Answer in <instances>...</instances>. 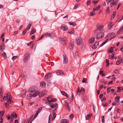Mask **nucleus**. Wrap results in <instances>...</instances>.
<instances>
[{
  "label": "nucleus",
  "mask_w": 123,
  "mask_h": 123,
  "mask_svg": "<svg viewBox=\"0 0 123 123\" xmlns=\"http://www.w3.org/2000/svg\"><path fill=\"white\" fill-rule=\"evenodd\" d=\"M104 30V26L101 24L97 25L96 26V29L95 31V33H97L98 31H102Z\"/></svg>",
  "instance_id": "nucleus-1"
},
{
  "label": "nucleus",
  "mask_w": 123,
  "mask_h": 123,
  "mask_svg": "<svg viewBox=\"0 0 123 123\" xmlns=\"http://www.w3.org/2000/svg\"><path fill=\"white\" fill-rule=\"evenodd\" d=\"M60 41L63 45H64L66 44V38L64 37H59Z\"/></svg>",
  "instance_id": "nucleus-2"
},
{
  "label": "nucleus",
  "mask_w": 123,
  "mask_h": 123,
  "mask_svg": "<svg viewBox=\"0 0 123 123\" xmlns=\"http://www.w3.org/2000/svg\"><path fill=\"white\" fill-rule=\"evenodd\" d=\"M29 54L28 53H26L24 55V62H26L29 60L30 57Z\"/></svg>",
  "instance_id": "nucleus-3"
},
{
  "label": "nucleus",
  "mask_w": 123,
  "mask_h": 123,
  "mask_svg": "<svg viewBox=\"0 0 123 123\" xmlns=\"http://www.w3.org/2000/svg\"><path fill=\"white\" fill-rule=\"evenodd\" d=\"M82 41L83 39L82 38L80 37H78L76 39V43L77 45H80L82 44Z\"/></svg>",
  "instance_id": "nucleus-4"
},
{
  "label": "nucleus",
  "mask_w": 123,
  "mask_h": 123,
  "mask_svg": "<svg viewBox=\"0 0 123 123\" xmlns=\"http://www.w3.org/2000/svg\"><path fill=\"white\" fill-rule=\"evenodd\" d=\"M6 97L8 99H9L7 101L8 103L10 104L12 103L13 101L11 100L12 97L10 93H8L6 94Z\"/></svg>",
  "instance_id": "nucleus-5"
},
{
  "label": "nucleus",
  "mask_w": 123,
  "mask_h": 123,
  "mask_svg": "<svg viewBox=\"0 0 123 123\" xmlns=\"http://www.w3.org/2000/svg\"><path fill=\"white\" fill-rule=\"evenodd\" d=\"M104 36V34L103 32H99L97 34L96 39L98 40H99L100 39L102 38Z\"/></svg>",
  "instance_id": "nucleus-6"
},
{
  "label": "nucleus",
  "mask_w": 123,
  "mask_h": 123,
  "mask_svg": "<svg viewBox=\"0 0 123 123\" xmlns=\"http://www.w3.org/2000/svg\"><path fill=\"white\" fill-rule=\"evenodd\" d=\"M115 36V33H110L107 35V37L109 40H111Z\"/></svg>",
  "instance_id": "nucleus-7"
},
{
  "label": "nucleus",
  "mask_w": 123,
  "mask_h": 123,
  "mask_svg": "<svg viewBox=\"0 0 123 123\" xmlns=\"http://www.w3.org/2000/svg\"><path fill=\"white\" fill-rule=\"evenodd\" d=\"M47 93V91L46 90L42 91L41 93L39 92V97H41L42 96L46 95Z\"/></svg>",
  "instance_id": "nucleus-8"
},
{
  "label": "nucleus",
  "mask_w": 123,
  "mask_h": 123,
  "mask_svg": "<svg viewBox=\"0 0 123 123\" xmlns=\"http://www.w3.org/2000/svg\"><path fill=\"white\" fill-rule=\"evenodd\" d=\"M61 28L62 30L64 31H67L68 29V27L64 25H61Z\"/></svg>",
  "instance_id": "nucleus-9"
},
{
  "label": "nucleus",
  "mask_w": 123,
  "mask_h": 123,
  "mask_svg": "<svg viewBox=\"0 0 123 123\" xmlns=\"http://www.w3.org/2000/svg\"><path fill=\"white\" fill-rule=\"evenodd\" d=\"M63 62L64 64H66L68 63V60L67 56L65 55H63Z\"/></svg>",
  "instance_id": "nucleus-10"
},
{
  "label": "nucleus",
  "mask_w": 123,
  "mask_h": 123,
  "mask_svg": "<svg viewBox=\"0 0 123 123\" xmlns=\"http://www.w3.org/2000/svg\"><path fill=\"white\" fill-rule=\"evenodd\" d=\"M51 73H48L47 75L45 76L44 78L46 80L49 79L51 76Z\"/></svg>",
  "instance_id": "nucleus-11"
},
{
  "label": "nucleus",
  "mask_w": 123,
  "mask_h": 123,
  "mask_svg": "<svg viewBox=\"0 0 123 123\" xmlns=\"http://www.w3.org/2000/svg\"><path fill=\"white\" fill-rule=\"evenodd\" d=\"M33 87H31L28 90V92L29 93H34L36 91Z\"/></svg>",
  "instance_id": "nucleus-12"
},
{
  "label": "nucleus",
  "mask_w": 123,
  "mask_h": 123,
  "mask_svg": "<svg viewBox=\"0 0 123 123\" xmlns=\"http://www.w3.org/2000/svg\"><path fill=\"white\" fill-rule=\"evenodd\" d=\"M5 48V45L4 44H2L0 46V51L2 52L4 49Z\"/></svg>",
  "instance_id": "nucleus-13"
},
{
  "label": "nucleus",
  "mask_w": 123,
  "mask_h": 123,
  "mask_svg": "<svg viewBox=\"0 0 123 123\" xmlns=\"http://www.w3.org/2000/svg\"><path fill=\"white\" fill-rule=\"evenodd\" d=\"M10 115L11 117L15 119L17 117V114H16V113L15 112H13L12 114H11Z\"/></svg>",
  "instance_id": "nucleus-14"
},
{
  "label": "nucleus",
  "mask_w": 123,
  "mask_h": 123,
  "mask_svg": "<svg viewBox=\"0 0 123 123\" xmlns=\"http://www.w3.org/2000/svg\"><path fill=\"white\" fill-rule=\"evenodd\" d=\"M53 35L52 33H46L45 35V36L46 37H50L52 38V37H53Z\"/></svg>",
  "instance_id": "nucleus-15"
},
{
  "label": "nucleus",
  "mask_w": 123,
  "mask_h": 123,
  "mask_svg": "<svg viewBox=\"0 0 123 123\" xmlns=\"http://www.w3.org/2000/svg\"><path fill=\"white\" fill-rule=\"evenodd\" d=\"M68 121L65 119H61L60 121L61 123H68Z\"/></svg>",
  "instance_id": "nucleus-16"
},
{
  "label": "nucleus",
  "mask_w": 123,
  "mask_h": 123,
  "mask_svg": "<svg viewBox=\"0 0 123 123\" xmlns=\"http://www.w3.org/2000/svg\"><path fill=\"white\" fill-rule=\"evenodd\" d=\"M56 73L58 75H61L62 76L63 75H64V73L60 71L59 70L57 71Z\"/></svg>",
  "instance_id": "nucleus-17"
},
{
  "label": "nucleus",
  "mask_w": 123,
  "mask_h": 123,
  "mask_svg": "<svg viewBox=\"0 0 123 123\" xmlns=\"http://www.w3.org/2000/svg\"><path fill=\"white\" fill-rule=\"evenodd\" d=\"M36 92L32 95V97L33 98L36 97L38 94H39V92L38 91H35Z\"/></svg>",
  "instance_id": "nucleus-18"
},
{
  "label": "nucleus",
  "mask_w": 123,
  "mask_h": 123,
  "mask_svg": "<svg viewBox=\"0 0 123 123\" xmlns=\"http://www.w3.org/2000/svg\"><path fill=\"white\" fill-rule=\"evenodd\" d=\"M46 85V83L44 81L41 82L40 83V86L42 87H44Z\"/></svg>",
  "instance_id": "nucleus-19"
},
{
  "label": "nucleus",
  "mask_w": 123,
  "mask_h": 123,
  "mask_svg": "<svg viewBox=\"0 0 123 123\" xmlns=\"http://www.w3.org/2000/svg\"><path fill=\"white\" fill-rule=\"evenodd\" d=\"M36 31V30L35 29H33L31 31V33L30 34V35L32 34H33L35 33Z\"/></svg>",
  "instance_id": "nucleus-20"
},
{
  "label": "nucleus",
  "mask_w": 123,
  "mask_h": 123,
  "mask_svg": "<svg viewBox=\"0 0 123 123\" xmlns=\"http://www.w3.org/2000/svg\"><path fill=\"white\" fill-rule=\"evenodd\" d=\"M95 37H92L91 38L89 41V43H93L95 41Z\"/></svg>",
  "instance_id": "nucleus-21"
},
{
  "label": "nucleus",
  "mask_w": 123,
  "mask_h": 123,
  "mask_svg": "<svg viewBox=\"0 0 123 123\" xmlns=\"http://www.w3.org/2000/svg\"><path fill=\"white\" fill-rule=\"evenodd\" d=\"M98 42H95L94 45L93 47H92V48L93 49H95L97 48L96 45H98Z\"/></svg>",
  "instance_id": "nucleus-22"
},
{
  "label": "nucleus",
  "mask_w": 123,
  "mask_h": 123,
  "mask_svg": "<svg viewBox=\"0 0 123 123\" xmlns=\"http://www.w3.org/2000/svg\"><path fill=\"white\" fill-rule=\"evenodd\" d=\"M61 93L63 95L65 96L67 98L68 97V95L67 93L64 91H62L61 92Z\"/></svg>",
  "instance_id": "nucleus-23"
},
{
  "label": "nucleus",
  "mask_w": 123,
  "mask_h": 123,
  "mask_svg": "<svg viewBox=\"0 0 123 123\" xmlns=\"http://www.w3.org/2000/svg\"><path fill=\"white\" fill-rule=\"evenodd\" d=\"M58 104L56 103H55L54 104V112H56V110L58 108Z\"/></svg>",
  "instance_id": "nucleus-24"
},
{
  "label": "nucleus",
  "mask_w": 123,
  "mask_h": 123,
  "mask_svg": "<svg viewBox=\"0 0 123 123\" xmlns=\"http://www.w3.org/2000/svg\"><path fill=\"white\" fill-rule=\"evenodd\" d=\"M68 24L69 25H72L73 26H75L76 25L75 22H68Z\"/></svg>",
  "instance_id": "nucleus-25"
},
{
  "label": "nucleus",
  "mask_w": 123,
  "mask_h": 123,
  "mask_svg": "<svg viewBox=\"0 0 123 123\" xmlns=\"http://www.w3.org/2000/svg\"><path fill=\"white\" fill-rule=\"evenodd\" d=\"M53 102H54V98H52L51 99V100H47V101L45 102V104H47L48 102L49 103H51Z\"/></svg>",
  "instance_id": "nucleus-26"
},
{
  "label": "nucleus",
  "mask_w": 123,
  "mask_h": 123,
  "mask_svg": "<svg viewBox=\"0 0 123 123\" xmlns=\"http://www.w3.org/2000/svg\"><path fill=\"white\" fill-rule=\"evenodd\" d=\"M79 87H78L76 91L77 94V95L78 94L79 95L80 94V93H81Z\"/></svg>",
  "instance_id": "nucleus-27"
},
{
  "label": "nucleus",
  "mask_w": 123,
  "mask_h": 123,
  "mask_svg": "<svg viewBox=\"0 0 123 123\" xmlns=\"http://www.w3.org/2000/svg\"><path fill=\"white\" fill-rule=\"evenodd\" d=\"M101 7V6L100 5H98L97 7L96 8H94L93 10L94 11H96L99 9Z\"/></svg>",
  "instance_id": "nucleus-28"
},
{
  "label": "nucleus",
  "mask_w": 123,
  "mask_h": 123,
  "mask_svg": "<svg viewBox=\"0 0 123 123\" xmlns=\"http://www.w3.org/2000/svg\"><path fill=\"white\" fill-rule=\"evenodd\" d=\"M119 96H117L116 97L115 99V100L117 102V103H118L119 101Z\"/></svg>",
  "instance_id": "nucleus-29"
},
{
  "label": "nucleus",
  "mask_w": 123,
  "mask_h": 123,
  "mask_svg": "<svg viewBox=\"0 0 123 123\" xmlns=\"http://www.w3.org/2000/svg\"><path fill=\"white\" fill-rule=\"evenodd\" d=\"M113 15H112V16L111 18V20H113L114 17V16H115V15H116V12H113Z\"/></svg>",
  "instance_id": "nucleus-30"
},
{
  "label": "nucleus",
  "mask_w": 123,
  "mask_h": 123,
  "mask_svg": "<svg viewBox=\"0 0 123 123\" xmlns=\"http://www.w3.org/2000/svg\"><path fill=\"white\" fill-rule=\"evenodd\" d=\"M32 24V23H29V24L28 25L27 27L26 28H27V30H29Z\"/></svg>",
  "instance_id": "nucleus-31"
},
{
  "label": "nucleus",
  "mask_w": 123,
  "mask_h": 123,
  "mask_svg": "<svg viewBox=\"0 0 123 123\" xmlns=\"http://www.w3.org/2000/svg\"><path fill=\"white\" fill-rule=\"evenodd\" d=\"M93 10L90 13V15L91 16H93L95 15V12Z\"/></svg>",
  "instance_id": "nucleus-32"
},
{
  "label": "nucleus",
  "mask_w": 123,
  "mask_h": 123,
  "mask_svg": "<svg viewBox=\"0 0 123 123\" xmlns=\"http://www.w3.org/2000/svg\"><path fill=\"white\" fill-rule=\"evenodd\" d=\"M91 115L90 114L87 115L86 117V120H88L90 118Z\"/></svg>",
  "instance_id": "nucleus-33"
},
{
  "label": "nucleus",
  "mask_w": 123,
  "mask_h": 123,
  "mask_svg": "<svg viewBox=\"0 0 123 123\" xmlns=\"http://www.w3.org/2000/svg\"><path fill=\"white\" fill-rule=\"evenodd\" d=\"M4 113V111H0V116L2 117Z\"/></svg>",
  "instance_id": "nucleus-34"
},
{
  "label": "nucleus",
  "mask_w": 123,
  "mask_h": 123,
  "mask_svg": "<svg viewBox=\"0 0 123 123\" xmlns=\"http://www.w3.org/2000/svg\"><path fill=\"white\" fill-rule=\"evenodd\" d=\"M32 96V94H30L27 95V98L28 99H31Z\"/></svg>",
  "instance_id": "nucleus-35"
},
{
  "label": "nucleus",
  "mask_w": 123,
  "mask_h": 123,
  "mask_svg": "<svg viewBox=\"0 0 123 123\" xmlns=\"http://www.w3.org/2000/svg\"><path fill=\"white\" fill-rule=\"evenodd\" d=\"M113 24L112 23H111L108 26V28L109 29H110L111 27L113 26Z\"/></svg>",
  "instance_id": "nucleus-36"
},
{
  "label": "nucleus",
  "mask_w": 123,
  "mask_h": 123,
  "mask_svg": "<svg viewBox=\"0 0 123 123\" xmlns=\"http://www.w3.org/2000/svg\"><path fill=\"white\" fill-rule=\"evenodd\" d=\"M2 57L5 58H6V53L4 52H3L2 55Z\"/></svg>",
  "instance_id": "nucleus-37"
},
{
  "label": "nucleus",
  "mask_w": 123,
  "mask_h": 123,
  "mask_svg": "<svg viewBox=\"0 0 123 123\" xmlns=\"http://www.w3.org/2000/svg\"><path fill=\"white\" fill-rule=\"evenodd\" d=\"M74 47V45L73 43H71L69 45V48L71 49H73Z\"/></svg>",
  "instance_id": "nucleus-38"
},
{
  "label": "nucleus",
  "mask_w": 123,
  "mask_h": 123,
  "mask_svg": "<svg viewBox=\"0 0 123 123\" xmlns=\"http://www.w3.org/2000/svg\"><path fill=\"white\" fill-rule=\"evenodd\" d=\"M108 41L107 40H105V41H104V42L102 44H101L100 47L102 46L105 44Z\"/></svg>",
  "instance_id": "nucleus-39"
},
{
  "label": "nucleus",
  "mask_w": 123,
  "mask_h": 123,
  "mask_svg": "<svg viewBox=\"0 0 123 123\" xmlns=\"http://www.w3.org/2000/svg\"><path fill=\"white\" fill-rule=\"evenodd\" d=\"M68 32L70 34H74V30H73L72 31H68Z\"/></svg>",
  "instance_id": "nucleus-40"
},
{
  "label": "nucleus",
  "mask_w": 123,
  "mask_h": 123,
  "mask_svg": "<svg viewBox=\"0 0 123 123\" xmlns=\"http://www.w3.org/2000/svg\"><path fill=\"white\" fill-rule=\"evenodd\" d=\"M27 30V28L25 29L22 32V34L23 35L25 34L26 32V31Z\"/></svg>",
  "instance_id": "nucleus-41"
},
{
  "label": "nucleus",
  "mask_w": 123,
  "mask_h": 123,
  "mask_svg": "<svg viewBox=\"0 0 123 123\" xmlns=\"http://www.w3.org/2000/svg\"><path fill=\"white\" fill-rule=\"evenodd\" d=\"M114 48H113L112 47H111L110 48V49L109 51V52H110L111 53H112V52L113 51V49Z\"/></svg>",
  "instance_id": "nucleus-42"
},
{
  "label": "nucleus",
  "mask_w": 123,
  "mask_h": 123,
  "mask_svg": "<svg viewBox=\"0 0 123 123\" xmlns=\"http://www.w3.org/2000/svg\"><path fill=\"white\" fill-rule=\"evenodd\" d=\"M42 109V107H41L39 108L38 109L37 111V112L39 114V113L41 112Z\"/></svg>",
  "instance_id": "nucleus-43"
},
{
  "label": "nucleus",
  "mask_w": 123,
  "mask_h": 123,
  "mask_svg": "<svg viewBox=\"0 0 123 123\" xmlns=\"http://www.w3.org/2000/svg\"><path fill=\"white\" fill-rule=\"evenodd\" d=\"M18 56H13L12 58V59L14 61L17 58Z\"/></svg>",
  "instance_id": "nucleus-44"
},
{
  "label": "nucleus",
  "mask_w": 123,
  "mask_h": 123,
  "mask_svg": "<svg viewBox=\"0 0 123 123\" xmlns=\"http://www.w3.org/2000/svg\"><path fill=\"white\" fill-rule=\"evenodd\" d=\"M102 123H104L105 122V121L104 119V116H102Z\"/></svg>",
  "instance_id": "nucleus-45"
},
{
  "label": "nucleus",
  "mask_w": 123,
  "mask_h": 123,
  "mask_svg": "<svg viewBox=\"0 0 123 123\" xmlns=\"http://www.w3.org/2000/svg\"><path fill=\"white\" fill-rule=\"evenodd\" d=\"M91 3V1H88L86 2V5L87 6H89L90 5Z\"/></svg>",
  "instance_id": "nucleus-46"
},
{
  "label": "nucleus",
  "mask_w": 123,
  "mask_h": 123,
  "mask_svg": "<svg viewBox=\"0 0 123 123\" xmlns=\"http://www.w3.org/2000/svg\"><path fill=\"white\" fill-rule=\"evenodd\" d=\"M103 69L101 68L99 71V74L100 75H101L102 73L103 72Z\"/></svg>",
  "instance_id": "nucleus-47"
},
{
  "label": "nucleus",
  "mask_w": 123,
  "mask_h": 123,
  "mask_svg": "<svg viewBox=\"0 0 123 123\" xmlns=\"http://www.w3.org/2000/svg\"><path fill=\"white\" fill-rule=\"evenodd\" d=\"M69 117L70 119H73V115L72 114H71L69 116Z\"/></svg>",
  "instance_id": "nucleus-48"
},
{
  "label": "nucleus",
  "mask_w": 123,
  "mask_h": 123,
  "mask_svg": "<svg viewBox=\"0 0 123 123\" xmlns=\"http://www.w3.org/2000/svg\"><path fill=\"white\" fill-rule=\"evenodd\" d=\"M118 89L117 90V92H120L121 91V87H117Z\"/></svg>",
  "instance_id": "nucleus-49"
},
{
  "label": "nucleus",
  "mask_w": 123,
  "mask_h": 123,
  "mask_svg": "<svg viewBox=\"0 0 123 123\" xmlns=\"http://www.w3.org/2000/svg\"><path fill=\"white\" fill-rule=\"evenodd\" d=\"M121 63V62H120V60H118V61H117L116 63V65H119Z\"/></svg>",
  "instance_id": "nucleus-50"
},
{
  "label": "nucleus",
  "mask_w": 123,
  "mask_h": 123,
  "mask_svg": "<svg viewBox=\"0 0 123 123\" xmlns=\"http://www.w3.org/2000/svg\"><path fill=\"white\" fill-rule=\"evenodd\" d=\"M103 87V85H102L100 86L99 88V90H101L102 89Z\"/></svg>",
  "instance_id": "nucleus-51"
},
{
  "label": "nucleus",
  "mask_w": 123,
  "mask_h": 123,
  "mask_svg": "<svg viewBox=\"0 0 123 123\" xmlns=\"http://www.w3.org/2000/svg\"><path fill=\"white\" fill-rule=\"evenodd\" d=\"M117 102L116 101H114V102L112 104V105L114 106L116 105V104H117Z\"/></svg>",
  "instance_id": "nucleus-52"
},
{
  "label": "nucleus",
  "mask_w": 123,
  "mask_h": 123,
  "mask_svg": "<svg viewBox=\"0 0 123 123\" xmlns=\"http://www.w3.org/2000/svg\"><path fill=\"white\" fill-rule=\"evenodd\" d=\"M86 79L85 78H83V80H82V82H83V83H85V82H86Z\"/></svg>",
  "instance_id": "nucleus-53"
},
{
  "label": "nucleus",
  "mask_w": 123,
  "mask_h": 123,
  "mask_svg": "<svg viewBox=\"0 0 123 123\" xmlns=\"http://www.w3.org/2000/svg\"><path fill=\"white\" fill-rule=\"evenodd\" d=\"M108 104L107 103H103V106H107L108 105Z\"/></svg>",
  "instance_id": "nucleus-54"
},
{
  "label": "nucleus",
  "mask_w": 123,
  "mask_h": 123,
  "mask_svg": "<svg viewBox=\"0 0 123 123\" xmlns=\"http://www.w3.org/2000/svg\"><path fill=\"white\" fill-rule=\"evenodd\" d=\"M78 5L77 4H75L74 6V9H76L78 7Z\"/></svg>",
  "instance_id": "nucleus-55"
},
{
  "label": "nucleus",
  "mask_w": 123,
  "mask_h": 123,
  "mask_svg": "<svg viewBox=\"0 0 123 123\" xmlns=\"http://www.w3.org/2000/svg\"><path fill=\"white\" fill-rule=\"evenodd\" d=\"M78 52H76L75 53H74V55L75 56H76L78 55Z\"/></svg>",
  "instance_id": "nucleus-56"
},
{
  "label": "nucleus",
  "mask_w": 123,
  "mask_h": 123,
  "mask_svg": "<svg viewBox=\"0 0 123 123\" xmlns=\"http://www.w3.org/2000/svg\"><path fill=\"white\" fill-rule=\"evenodd\" d=\"M106 12H108L109 13L110 12V8L109 7H108L106 9Z\"/></svg>",
  "instance_id": "nucleus-57"
},
{
  "label": "nucleus",
  "mask_w": 123,
  "mask_h": 123,
  "mask_svg": "<svg viewBox=\"0 0 123 123\" xmlns=\"http://www.w3.org/2000/svg\"><path fill=\"white\" fill-rule=\"evenodd\" d=\"M121 5V3L120 2H119L118 3V6H117V9H118L119 8Z\"/></svg>",
  "instance_id": "nucleus-58"
},
{
  "label": "nucleus",
  "mask_w": 123,
  "mask_h": 123,
  "mask_svg": "<svg viewBox=\"0 0 123 123\" xmlns=\"http://www.w3.org/2000/svg\"><path fill=\"white\" fill-rule=\"evenodd\" d=\"M33 104H34V103L33 102L30 103L28 104V106H31V105H32Z\"/></svg>",
  "instance_id": "nucleus-59"
},
{
  "label": "nucleus",
  "mask_w": 123,
  "mask_h": 123,
  "mask_svg": "<svg viewBox=\"0 0 123 123\" xmlns=\"http://www.w3.org/2000/svg\"><path fill=\"white\" fill-rule=\"evenodd\" d=\"M50 106L51 108H54V104H51V105H50Z\"/></svg>",
  "instance_id": "nucleus-60"
},
{
  "label": "nucleus",
  "mask_w": 123,
  "mask_h": 123,
  "mask_svg": "<svg viewBox=\"0 0 123 123\" xmlns=\"http://www.w3.org/2000/svg\"><path fill=\"white\" fill-rule=\"evenodd\" d=\"M66 108H67V109H68V111L69 110H70V107H69L68 105H66Z\"/></svg>",
  "instance_id": "nucleus-61"
},
{
  "label": "nucleus",
  "mask_w": 123,
  "mask_h": 123,
  "mask_svg": "<svg viewBox=\"0 0 123 123\" xmlns=\"http://www.w3.org/2000/svg\"><path fill=\"white\" fill-rule=\"evenodd\" d=\"M6 117L8 120H9L10 118V117L9 115H8L7 116H6Z\"/></svg>",
  "instance_id": "nucleus-62"
},
{
  "label": "nucleus",
  "mask_w": 123,
  "mask_h": 123,
  "mask_svg": "<svg viewBox=\"0 0 123 123\" xmlns=\"http://www.w3.org/2000/svg\"><path fill=\"white\" fill-rule=\"evenodd\" d=\"M106 98L105 97H104L103 99L101 100V101H105L106 100Z\"/></svg>",
  "instance_id": "nucleus-63"
},
{
  "label": "nucleus",
  "mask_w": 123,
  "mask_h": 123,
  "mask_svg": "<svg viewBox=\"0 0 123 123\" xmlns=\"http://www.w3.org/2000/svg\"><path fill=\"white\" fill-rule=\"evenodd\" d=\"M103 96V94H101L99 96L100 98V99H101L102 98Z\"/></svg>",
  "instance_id": "nucleus-64"
}]
</instances>
